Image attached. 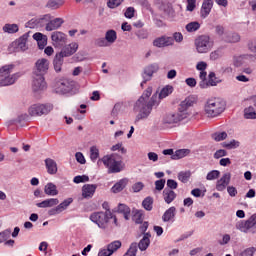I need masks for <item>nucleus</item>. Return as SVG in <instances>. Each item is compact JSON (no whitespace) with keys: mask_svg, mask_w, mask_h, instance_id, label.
I'll return each instance as SVG.
<instances>
[{"mask_svg":"<svg viewBox=\"0 0 256 256\" xmlns=\"http://www.w3.org/2000/svg\"><path fill=\"white\" fill-rule=\"evenodd\" d=\"M151 93H153V88L148 87L143 92L141 97L135 102L134 111L138 113L136 116V121H143L145 119H149V115H151V111H153L154 107L159 106V103H161V99H165V97H169V95L173 93V86L168 85L164 87L160 91L159 96L157 95V92H156L151 97Z\"/></svg>","mask_w":256,"mask_h":256,"instance_id":"obj_1","label":"nucleus"},{"mask_svg":"<svg viewBox=\"0 0 256 256\" xmlns=\"http://www.w3.org/2000/svg\"><path fill=\"white\" fill-rule=\"evenodd\" d=\"M90 220L92 223L98 225L99 229H103V231H113L114 227H121L119 224V220L117 216L113 214V212H94L90 215Z\"/></svg>","mask_w":256,"mask_h":256,"instance_id":"obj_2","label":"nucleus"},{"mask_svg":"<svg viewBox=\"0 0 256 256\" xmlns=\"http://www.w3.org/2000/svg\"><path fill=\"white\" fill-rule=\"evenodd\" d=\"M193 105H195V98L193 96L187 97L179 104L177 113H171L165 116L164 123L173 125L183 121V119H187L190 115L189 108L193 107Z\"/></svg>","mask_w":256,"mask_h":256,"instance_id":"obj_3","label":"nucleus"},{"mask_svg":"<svg viewBox=\"0 0 256 256\" xmlns=\"http://www.w3.org/2000/svg\"><path fill=\"white\" fill-rule=\"evenodd\" d=\"M100 161L107 167L109 173H121L123 171V157L118 153L103 156L98 163Z\"/></svg>","mask_w":256,"mask_h":256,"instance_id":"obj_4","label":"nucleus"},{"mask_svg":"<svg viewBox=\"0 0 256 256\" xmlns=\"http://www.w3.org/2000/svg\"><path fill=\"white\" fill-rule=\"evenodd\" d=\"M204 111L207 117H219L225 111V101L221 98H212L207 100Z\"/></svg>","mask_w":256,"mask_h":256,"instance_id":"obj_5","label":"nucleus"},{"mask_svg":"<svg viewBox=\"0 0 256 256\" xmlns=\"http://www.w3.org/2000/svg\"><path fill=\"white\" fill-rule=\"evenodd\" d=\"M15 65L8 64L4 65L0 68V86L7 87L9 85H13L17 79H19V74H11L13 73V69Z\"/></svg>","mask_w":256,"mask_h":256,"instance_id":"obj_6","label":"nucleus"},{"mask_svg":"<svg viewBox=\"0 0 256 256\" xmlns=\"http://www.w3.org/2000/svg\"><path fill=\"white\" fill-rule=\"evenodd\" d=\"M197 53H209L213 49V41L207 35H201L194 41Z\"/></svg>","mask_w":256,"mask_h":256,"instance_id":"obj_7","label":"nucleus"},{"mask_svg":"<svg viewBox=\"0 0 256 256\" xmlns=\"http://www.w3.org/2000/svg\"><path fill=\"white\" fill-rule=\"evenodd\" d=\"M53 111V104H33L29 107L28 113L31 117H42V115H49Z\"/></svg>","mask_w":256,"mask_h":256,"instance_id":"obj_8","label":"nucleus"},{"mask_svg":"<svg viewBox=\"0 0 256 256\" xmlns=\"http://www.w3.org/2000/svg\"><path fill=\"white\" fill-rule=\"evenodd\" d=\"M51 63L46 58H40L35 62L33 75L45 76L49 72Z\"/></svg>","mask_w":256,"mask_h":256,"instance_id":"obj_9","label":"nucleus"},{"mask_svg":"<svg viewBox=\"0 0 256 256\" xmlns=\"http://www.w3.org/2000/svg\"><path fill=\"white\" fill-rule=\"evenodd\" d=\"M32 89L35 93H41L47 89V82H45V76L39 74H33Z\"/></svg>","mask_w":256,"mask_h":256,"instance_id":"obj_10","label":"nucleus"},{"mask_svg":"<svg viewBox=\"0 0 256 256\" xmlns=\"http://www.w3.org/2000/svg\"><path fill=\"white\" fill-rule=\"evenodd\" d=\"M157 71H159V65L157 64H150L144 69V72L142 74L143 81L140 84V87H142V89L147 81H151L153 74L157 73Z\"/></svg>","mask_w":256,"mask_h":256,"instance_id":"obj_11","label":"nucleus"},{"mask_svg":"<svg viewBox=\"0 0 256 256\" xmlns=\"http://www.w3.org/2000/svg\"><path fill=\"white\" fill-rule=\"evenodd\" d=\"M152 44L158 49H163L164 47H173V38L171 36L162 35L155 38Z\"/></svg>","mask_w":256,"mask_h":256,"instance_id":"obj_12","label":"nucleus"},{"mask_svg":"<svg viewBox=\"0 0 256 256\" xmlns=\"http://www.w3.org/2000/svg\"><path fill=\"white\" fill-rule=\"evenodd\" d=\"M73 203V198H67L62 203L57 204L55 208H52L48 211V215H59V213H63V211H66L68 209L69 205Z\"/></svg>","mask_w":256,"mask_h":256,"instance_id":"obj_13","label":"nucleus"},{"mask_svg":"<svg viewBox=\"0 0 256 256\" xmlns=\"http://www.w3.org/2000/svg\"><path fill=\"white\" fill-rule=\"evenodd\" d=\"M230 183H231V173L226 172L222 175V177L219 180H217L216 190L220 192L225 191V189H227Z\"/></svg>","mask_w":256,"mask_h":256,"instance_id":"obj_14","label":"nucleus"},{"mask_svg":"<svg viewBox=\"0 0 256 256\" xmlns=\"http://www.w3.org/2000/svg\"><path fill=\"white\" fill-rule=\"evenodd\" d=\"M51 39L54 47H63V45L67 43V35H65V33L63 32H53L51 35Z\"/></svg>","mask_w":256,"mask_h":256,"instance_id":"obj_15","label":"nucleus"},{"mask_svg":"<svg viewBox=\"0 0 256 256\" xmlns=\"http://www.w3.org/2000/svg\"><path fill=\"white\" fill-rule=\"evenodd\" d=\"M79 49V44L76 42H72L71 44H68L62 48V50L58 53V55H61L65 59V57H71V55H74V53H77V50Z\"/></svg>","mask_w":256,"mask_h":256,"instance_id":"obj_16","label":"nucleus"},{"mask_svg":"<svg viewBox=\"0 0 256 256\" xmlns=\"http://www.w3.org/2000/svg\"><path fill=\"white\" fill-rule=\"evenodd\" d=\"M65 23V21L63 20V18H54L53 16H51V14H49V20H48V24L46 26V31H57V29H59L61 27V25H63Z\"/></svg>","mask_w":256,"mask_h":256,"instance_id":"obj_17","label":"nucleus"},{"mask_svg":"<svg viewBox=\"0 0 256 256\" xmlns=\"http://www.w3.org/2000/svg\"><path fill=\"white\" fill-rule=\"evenodd\" d=\"M211 9H213V0H204L200 9V17L202 19H207L211 13Z\"/></svg>","mask_w":256,"mask_h":256,"instance_id":"obj_18","label":"nucleus"},{"mask_svg":"<svg viewBox=\"0 0 256 256\" xmlns=\"http://www.w3.org/2000/svg\"><path fill=\"white\" fill-rule=\"evenodd\" d=\"M95 191H97V185L85 184L82 187V197L84 199H91L93 197V195H95Z\"/></svg>","mask_w":256,"mask_h":256,"instance_id":"obj_19","label":"nucleus"},{"mask_svg":"<svg viewBox=\"0 0 256 256\" xmlns=\"http://www.w3.org/2000/svg\"><path fill=\"white\" fill-rule=\"evenodd\" d=\"M29 39V34L25 33L19 39L13 42V46L17 47L20 51H27V40Z\"/></svg>","mask_w":256,"mask_h":256,"instance_id":"obj_20","label":"nucleus"},{"mask_svg":"<svg viewBox=\"0 0 256 256\" xmlns=\"http://www.w3.org/2000/svg\"><path fill=\"white\" fill-rule=\"evenodd\" d=\"M175 215H177V208L175 206L170 207L166 210L162 216V221L164 223H169V221H175Z\"/></svg>","mask_w":256,"mask_h":256,"instance_id":"obj_21","label":"nucleus"},{"mask_svg":"<svg viewBox=\"0 0 256 256\" xmlns=\"http://www.w3.org/2000/svg\"><path fill=\"white\" fill-rule=\"evenodd\" d=\"M222 41L225 43H239L241 36L236 32H226L222 37Z\"/></svg>","mask_w":256,"mask_h":256,"instance_id":"obj_22","label":"nucleus"},{"mask_svg":"<svg viewBox=\"0 0 256 256\" xmlns=\"http://www.w3.org/2000/svg\"><path fill=\"white\" fill-rule=\"evenodd\" d=\"M56 205H59V199L49 198V199L43 200L42 202L37 203L36 207H39L40 209H47L50 207H55Z\"/></svg>","mask_w":256,"mask_h":256,"instance_id":"obj_23","label":"nucleus"},{"mask_svg":"<svg viewBox=\"0 0 256 256\" xmlns=\"http://www.w3.org/2000/svg\"><path fill=\"white\" fill-rule=\"evenodd\" d=\"M149 245H151V234L145 233L143 238L137 244V248L140 249V251H147Z\"/></svg>","mask_w":256,"mask_h":256,"instance_id":"obj_24","label":"nucleus"},{"mask_svg":"<svg viewBox=\"0 0 256 256\" xmlns=\"http://www.w3.org/2000/svg\"><path fill=\"white\" fill-rule=\"evenodd\" d=\"M163 197L165 203H167V205H170V203H173V201H175V199L177 198V193L169 188H165L163 190Z\"/></svg>","mask_w":256,"mask_h":256,"instance_id":"obj_25","label":"nucleus"},{"mask_svg":"<svg viewBox=\"0 0 256 256\" xmlns=\"http://www.w3.org/2000/svg\"><path fill=\"white\" fill-rule=\"evenodd\" d=\"M57 93H69L71 91V86L68 80H61L56 83Z\"/></svg>","mask_w":256,"mask_h":256,"instance_id":"obj_26","label":"nucleus"},{"mask_svg":"<svg viewBox=\"0 0 256 256\" xmlns=\"http://www.w3.org/2000/svg\"><path fill=\"white\" fill-rule=\"evenodd\" d=\"M45 166L47 169V173L49 175H56L57 174V162L51 158L45 159Z\"/></svg>","mask_w":256,"mask_h":256,"instance_id":"obj_27","label":"nucleus"},{"mask_svg":"<svg viewBox=\"0 0 256 256\" xmlns=\"http://www.w3.org/2000/svg\"><path fill=\"white\" fill-rule=\"evenodd\" d=\"M235 227L236 229H238V231H241L242 233H249V229H253V226L249 220H240L236 223Z\"/></svg>","mask_w":256,"mask_h":256,"instance_id":"obj_28","label":"nucleus"},{"mask_svg":"<svg viewBox=\"0 0 256 256\" xmlns=\"http://www.w3.org/2000/svg\"><path fill=\"white\" fill-rule=\"evenodd\" d=\"M247 59L253 60V59H255V55H253V54H243V55L234 57V62H233L234 66L235 67H241V65H243V63H245V61Z\"/></svg>","mask_w":256,"mask_h":256,"instance_id":"obj_29","label":"nucleus"},{"mask_svg":"<svg viewBox=\"0 0 256 256\" xmlns=\"http://www.w3.org/2000/svg\"><path fill=\"white\" fill-rule=\"evenodd\" d=\"M44 193L50 197H55L56 195H59V190H57L55 184L50 182L44 187Z\"/></svg>","mask_w":256,"mask_h":256,"instance_id":"obj_30","label":"nucleus"},{"mask_svg":"<svg viewBox=\"0 0 256 256\" xmlns=\"http://www.w3.org/2000/svg\"><path fill=\"white\" fill-rule=\"evenodd\" d=\"M64 58L61 54H56L53 60L54 70L56 73H61V67H63Z\"/></svg>","mask_w":256,"mask_h":256,"instance_id":"obj_31","label":"nucleus"},{"mask_svg":"<svg viewBox=\"0 0 256 256\" xmlns=\"http://www.w3.org/2000/svg\"><path fill=\"white\" fill-rule=\"evenodd\" d=\"M36 19H37V29H45V31H47L49 14L42 15L41 17H38Z\"/></svg>","mask_w":256,"mask_h":256,"instance_id":"obj_32","label":"nucleus"},{"mask_svg":"<svg viewBox=\"0 0 256 256\" xmlns=\"http://www.w3.org/2000/svg\"><path fill=\"white\" fill-rule=\"evenodd\" d=\"M108 43V45H113L115 41H117V32L113 29L107 30L104 37Z\"/></svg>","mask_w":256,"mask_h":256,"instance_id":"obj_33","label":"nucleus"},{"mask_svg":"<svg viewBox=\"0 0 256 256\" xmlns=\"http://www.w3.org/2000/svg\"><path fill=\"white\" fill-rule=\"evenodd\" d=\"M128 180L127 179H121L119 182L113 185L112 187V193H121V191L127 187Z\"/></svg>","mask_w":256,"mask_h":256,"instance_id":"obj_34","label":"nucleus"},{"mask_svg":"<svg viewBox=\"0 0 256 256\" xmlns=\"http://www.w3.org/2000/svg\"><path fill=\"white\" fill-rule=\"evenodd\" d=\"M118 213H122V215H124V219L126 221H129V217L131 215V208H129V206H127L126 204H119Z\"/></svg>","mask_w":256,"mask_h":256,"instance_id":"obj_35","label":"nucleus"},{"mask_svg":"<svg viewBox=\"0 0 256 256\" xmlns=\"http://www.w3.org/2000/svg\"><path fill=\"white\" fill-rule=\"evenodd\" d=\"M189 153H191V150L189 149L176 150L175 153L171 156V159H174V160L183 159V157H187Z\"/></svg>","mask_w":256,"mask_h":256,"instance_id":"obj_36","label":"nucleus"},{"mask_svg":"<svg viewBox=\"0 0 256 256\" xmlns=\"http://www.w3.org/2000/svg\"><path fill=\"white\" fill-rule=\"evenodd\" d=\"M185 29L188 33H195V31H199V29H201V24L197 21H193L188 23L185 26Z\"/></svg>","mask_w":256,"mask_h":256,"instance_id":"obj_37","label":"nucleus"},{"mask_svg":"<svg viewBox=\"0 0 256 256\" xmlns=\"http://www.w3.org/2000/svg\"><path fill=\"white\" fill-rule=\"evenodd\" d=\"M2 30L4 31V33H9V34L17 33L19 31V25L5 24Z\"/></svg>","mask_w":256,"mask_h":256,"instance_id":"obj_38","label":"nucleus"},{"mask_svg":"<svg viewBox=\"0 0 256 256\" xmlns=\"http://www.w3.org/2000/svg\"><path fill=\"white\" fill-rule=\"evenodd\" d=\"M244 118L245 119H256L255 108L253 106H249L244 109Z\"/></svg>","mask_w":256,"mask_h":256,"instance_id":"obj_39","label":"nucleus"},{"mask_svg":"<svg viewBox=\"0 0 256 256\" xmlns=\"http://www.w3.org/2000/svg\"><path fill=\"white\" fill-rule=\"evenodd\" d=\"M241 145V142L233 139L230 142H223L222 147L225 149H237Z\"/></svg>","mask_w":256,"mask_h":256,"instance_id":"obj_40","label":"nucleus"},{"mask_svg":"<svg viewBox=\"0 0 256 256\" xmlns=\"http://www.w3.org/2000/svg\"><path fill=\"white\" fill-rule=\"evenodd\" d=\"M142 207L146 211H152L153 210V198L151 196L146 197L142 202Z\"/></svg>","mask_w":256,"mask_h":256,"instance_id":"obj_41","label":"nucleus"},{"mask_svg":"<svg viewBox=\"0 0 256 256\" xmlns=\"http://www.w3.org/2000/svg\"><path fill=\"white\" fill-rule=\"evenodd\" d=\"M108 250L113 255L117 250L121 249V241L116 240L107 245Z\"/></svg>","mask_w":256,"mask_h":256,"instance_id":"obj_42","label":"nucleus"},{"mask_svg":"<svg viewBox=\"0 0 256 256\" xmlns=\"http://www.w3.org/2000/svg\"><path fill=\"white\" fill-rule=\"evenodd\" d=\"M211 137L214 141L220 142V141H225L228 135H227V132H215L211 135Z\"/></svg>","mask_w":256,"mask_h":256,"instance_id":"obj_43","label":"nucleus"},{"mask_svg":"<svg viewBox=\"0 0 256 256\" xmlns=\"http://www.w3.org/2000/svg\"><path fill=\"white\" fill-rule=\"evenodd\" d=\"M132 221L136 223L137 225H140V223H143V211L136 210L134 212V215L132 216Z\"/></svg>","mask_w":256,"mask_h":256,"instance_id":"obj_44","label":"nucleus"},{"mask_svg":"<svg viewBox=\"0 0 256 256\" xmlns=\"http://www.w3.org/2000/svg\"><path fill=\"white\" fill-rule=\"evenodd\" d=\"M178 179L179 181H181V183H188L189 179H191V172L190 171L180 172L178 174Z\"/></svg>","mask_w":256,"mask_h":256,"instance_id":"obj_45","label":"nucleus"},{"mask_svg":"<svg viewBox=\"0 0 256 256\" xmlns=\"http://www.w3.org/2000/svg\"><path fill=\"white\" fill-rule=\"evenodd\" d=\"M90 159L91 161H93V163H95V161H97V159H99V148L96 146H92L90 148Z\"/></svg>","mask_w":256,"mask_h":256,"instance_id":"obj_46","label":"nucleus"},{"mask_svg":"<svg viewBox=\"0 0 256 256\" xmlns=\"http://www.w3.org/2000/svg\"><path fill=\"white\" fill-rule=\"evenodd\" d=\"M221 172L219 170H212L208 172L206 179L207 181H215V179H219Z\"/></svg>","mask_w":256,"mask_h":256,"instance_id":"obj_47","label":"nucleus"},{"mask_svg":"<svg viewBox=\"0 0 256 256\" xmlns=\"http://www.w3.org/2000/svg\"><path fill=\"white\" fill-rule=\"evenodd\" d=\"M61 5H63V2H57V0H48L46 7L47 9H59V7H61Z\"/></svg>","mask_w":256,"mask_h":256,"instance_id":"obj_48","label":"nucleus"},{"mask_svg":"<svg viewBox=\"0 0 256 256\" xmlns=\"http://www.w3.org/2000/svg\"><path fill=\"white\" fill-rule=\"evenodd\" d=\"M221 57H223V50H221V48L210 53L211 61H217V59H221Z\"/></svg>","mask_w":256,"mask_h":256,"instance_id":"obj_49","label":"nucleus"},{"mask_svg":"<svg viewBox=\"0 0 256 256\" xmlns=\"http://www.w3.org/2000/svg\"><path fill=\"white\" fill-rule=\"evenodd\" d=\"M124 256H137V243L134 242L130 245Z\"/></svg>","mask_w":256,"mask_h":256,"instance_id":"obj_50","label":"nucleus"},{"mask_svg":"<svg viewBox=\"0 0 256 256\" xmlns=\"http://www.w3.org/2000/svg\"><path fill=\"white\" fill-rule=\"evenodd\" d=\"M171 38L173 39V45L175 43H183V34L181 32H174Z\"/></svg>","mask_w":256,"mask_h":256,"instance_id":"obj_51","label":"nucleus"},{"mask_svg":"<svg viewBox=\"0 0 256 256\" xmlns=\"http://www.w3.org/2000/svg\"><path fill=\"white\" fill-rule=\"evenodd\" d=\"M94 43H95L96 47H109V44L105 37L97 38L94 41Z\"/></svg>","mask_w":256,"mask_h":256,"instance_id":"obj_52","label":"nucleus"},{"mask_svg":"<svg viewBox=\"0 0 256 256\" xmlns=\"http://www.w3.org/2000/svg\"><path fill=\"white\" fill-rule=\"evenodd\" d=\"M165 179H160V180H156L155 181V191H163V189H165Z\"/></svg>","mask_w":256,"mask_h":256,"instance_id":"obj_53","label":"nucleus"},{"mask_svg":"<svg viewBox=\"0 0 256 256\" xmlns=\"http://www.w3.org/2000/svg\"><path fill=\"white\" fill-rule=\"evenodd\" d=\"M11 237V230L0 232V243H5Z\"/></svg>","mask_w":256,"mask_h":256,"instance_id":"obj_54","label":"nucleus"},{"mask_svg":"<svg viewBox=\"0 0 256 256\" xmlns=\"http://www.w3.org/2000/svg\"><path fill=\"white\" fill-rule=\"evenodd\" d=\"M121 3H123V0H108L107 6L109 7V9H115L119 7Z\"/></svg>","mask_w":256,"mask_h":256,"instance_id":"obj_55","label":"nucleus"},{"mask_svg":"<svg viewBox=\"0 0 256 256\" xmlns=\"http://www.w3.org/2000/svg\"><path fill=\"white\" fill-rule=\"evenodd\" d=\"M215 79H217V77H215V72H210L208 82L211 87H216V85L221 82V81H216Z\"/></svg>","mask_w":256,"mask_h":256,"instance_id":"obj_56","label":"nucleus"},{"mask_svg":"<svg viewBox=\"0 0 256 256\" xmlns=\"http://www.w3.org/2000/svg\"><path fill=\"white\" fill-rule=\"evenodd\" d=\"M136 37L138 39H148L149 37V32H147V30H144V29H141V30H138L136 33H135Z\"/></svg>","mask_w":256,"mask_h":256,"instance_id":"obj_57","label":"nucleus"},{"mask_svg":"<svg viewBox=\"0 0 256 256\" xmlns=\"http://www.w3.org/2000/svg\"><path fill=\"white\" fill-rule=\"evenodd\" d=\"M215 32H216L217 35L220 36V39H223V37H225V33H227L225 31V27H223L222 25H217L215 27Z\"/></svg>","mask_w":256,"mask_h":256,"instance_id":"obj_58","label":"nucleus"},{"mask_svg":"<svg viewBox=\"0 0 256 256\" xmlns=\"http://www.w3.org/2000/svg\"><path fill=\"white\" fill-rule=\"evenodd\" d=\"M73 181L75 183H87V181H89V176L87 175H82V176H76L74 177Z\"/></svg>","mask_w":256,"mask_h":256,"instance_id":"obj_59","label":"nucleus"},{"mask_svg":"<svg viewBox=\"0 0 256 256\" xmlns=\"http://www.w3.org/2000/svg\"><path fill=\"white\" fill-rule=\"evenodd\" d=\"M221 157H227V150L219 149L214 153V159H221Z\"/></svg>","mask_w":256,"mask_h":256,"instance_id":"obj_60","label":"nucleus"},{"mask_svg":"<svg viewBox=\"0 0 256 256\" xmlns=\"http://www.w3.org/2000/svg\"><path fill=\"white\" fill-rule=\"evenodd\" d=\"M75 158H76V161H77L78 163H80V165H85L86 160H85V156H83V153L77 152V153L75 154Z\"/></svg>","mask_w":256,"mask_h":256,"instance_id":"obj_61","label":"nucleus"},{"mask_svg":"<svg viewBox=\"0 0 256 256\" xmlns=\"http://www.w3.org/2000/svg\"><path fill=\"white\" fill-rule=\"evenodd\" d=\"M167 189H170L171 191H173V189H177L178 184L177 181L173 180V179H168L167 180Z\"/></svg>","mask_w":256,"mask_h":256,"instance_id":"obj_62","label":"nucleus"},{"mask_svg":"<svg viewBox=\"0 0 256 256\" xmlns=\"http://www.w3.org/2000/svg\"><path fill=\"white\" fill-rule=\"evenodd\" d=\"M26 27L29 29H37V18H32L26 23Z\"/></svg>","mask_w":256,"mask_h":256,"instance_id":"obj_63","label":"nucleus"},{"mask_svg":"<svg viewBox=\"0 0 256 256\" xmlns=\"http://www.w3.org/2000/svg\"><path fill=\"white\" fill-rule=\"evenodd\" d=\"M248 49L252 53H256V39L251 40V41L248 42Z\"/></svg>","mask_w":256,"mask_h":256,"instance_id":"obj_64","label":"nucleus"}]
</instances>
